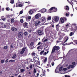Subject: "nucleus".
Returning <instances> with one entry per match:
<instances>
[{"instance_id": "64", "label": "nucleus", "mask_w": 77, "mask_h": 77, "mask_svg": "<svg viewBox=\"0 0 77 77\" xmlns=\"http://www.w3.org/2000/svg\"><path fill=\"white\" fill-rule=\"evenodd\" d=\"M70 4L72 6V7H73V5H72L73 4V3H72V2L70 3Z\"/></svg>"}, {"instance_id": "31", "label": "nucleus", "mask_w": 77, "mask_h": 77, "mask_svg": "<svg viewBox=\"0 0 77 77\" xmlns=\"http://www.w3.org/2000/svg\"><path fill=\"white\" fill-rule=\"evenodd\" d=\"M5 9L7 11H10V8L9 7L6 8Z\"/></svg>"}, {"instance_id": "14", "label": "nucleus", "mask_w": 77, "mask_h": 77, "mask_svg": "<svg viewBox=\"0 0 77 77\" xmlns=\"http://www.w3.org/2000/svg\"><path fill=\"white\" fill-rule=\"evenodd\" d=\"M23 35V33L21 32H20L18 34V37L19 38H21Z\"/></svg>"}, {"instance_id": "56", "label": "nucleus", "mask_w": 77, "mask_h": 77, "mask_svg": "<svg viewBox=\"0 0 77 77\" xmlns=\"http://www.w3.org/2000/svg\"><path fill=\"white\" fill-rule=\"evenodd\" d=\"M32 54L33 56H35V53H32Z\"/></svg>"}, {"instance_id": "23", "label": "nucleus", "mask_w": 77, "mask_h": 77, "mask_svg": "<svg viewBox=\"0 0 77 77\" xmlns=\"http://www.w3.org/2000/svg\"><path fill=\"white\" fill-rule=\"evenodd\" d=\"M74 35V32H71L70 33L69 35L70 36H72Z\"/></svg>"}, {"instance_id": "62", "label": "nucleus", "mask_w": 77, "mask_h": 77, "mask_svg": "<svg viewBox=\"0 0 77 77\" xmlns=\"http://www.w3.org/2000/svg\"><path fill=\"white\" fill-rule=\"evenodd\" d=\"M48 41V39H46L44 40V42H46V41Z\"/></svg>"}, {"instance_id": "30", "label": "nucleus", "mask_w": 77, "mask_h": 77, "mask_svg": "<svg viewBox=\"0 0 77 77\" xmlns=\"http://www.w3.org/2000/svg\"><path fill=\"white\" fill-rule=\"evenodd\" d=\"M11 23H14V21H15V20H14V19L12 18L11 20Z\"/></svg>"}, {"instance_id": "2", "label": "nucleus", "mask_w": 77, "mask_h": 77, "mask_svg": "<svg viewBox=\"0 0 77 77\" xmlns=\"http://www.w3.org/2000/svg\"><path fill=\"white\" fill-rule=\"evenodd\" d=\"M77 29V25L75 24H74L72 25L71 28L70 29L71 31L75 32Z\"/></svg>"}, {"instance_id": "41", "label": "nucleus", "mask_w": 77, "mask_h": 77, "mask_svg": "<svg viewBox=\"0 0 77 77\" xmlns=\"http://www.w3.org/2000/svg\"><path fill=\"white\" fill-rule=\"evenodd\" d=\"M44 51H41L40 52V54H41V55H42V54L43 53H44Z\"/></svg>"}, {"instance_id": "60", "label": "nucleus", "mask_w": 77, "mask_h": 77, "mask_svg": "<svg viewBox=\"0 0 77 77\" xmlns=\"http://www.w3.org/2000/svg\"><path fill=\"white\" fill-rule=\"evenodd\" d=\"M66 16H69V14H68V13H66Z\"/></svg>"}, {"instance_id": "5", "label": "nucleus", "mask_w": 77, "mask_h": 77, "mask_svg": "<svg viewBox=\"0 0 77 77\" xmlns=\"http://www.w3.org/2000/svg\"><path fill=\"white\" fill-rule=\"evenodd\" d=\"M58 35L60 36V38H61V39H62L63 38V36H64L65 35V34L62 33H61L60 32H59L58 33Z\"/></svg>"}, {"instance_id": "51", "label": "nucleus", "mask_w": 77, "mask_h": 77, "mask_svg": "<svg viewBox=\"0 0 77 77\" xmlns=\"http://www.w3.org/2000/svg\"><path fill=\"white\" fill-rule=\"evenodd\" d=\"M54 62H52L51 63L52 66H54Z\"/></svg>"}, {"instance_id": "28", "label": "nucleus", "mask_w": 77, "mask_h": 77, "mask_svg": "<svg viewBox=\"0 0 77 77\" xmlns=\"http://www.w3.org/2000/svg\"><path fill=\"white\" fill-rule=\"evenodd\" d=\"M29 15H32L33 14V11L32 10H30L29 11Z\"/></svg>"}, {"instance_id": "36", "label": "nucleus", "mask_w": 77, "mask_h": 77, "mask_svg": "<svg viewBox=\"0 0 77 77\" xmlns=\"http://www.w3.org/2000/svg\"><path fill=\"white\" fill-rule=\"evenodd\" d=\"M27 32H24L23 33V35L25 36H26V35L28 34Z\"/></svg>"}, {"instance_id": "20", "label": "nucleus", "mask_w": 77, "mask_h": 77, "mask_svg": "<svg viewBox=\"0 0 77 77\" xmlns=\"http://www.w3.org/2000/svg\"><path fill=\"white\" fill-rule=\"evenodd\" d=\"M39 17H40V15L39 14H37L35 16V18L36 19H38L39 18Z\"/></svg>"}, {"instance_id": "29", "label": "nucleus", "mask_w": 77, "mask_h": 77, "mask_svg": "<svg viewBox=\"0 0 77 77\" xmlns=\"http://www.w3.org/2000/svg\"><path fill=\"white\" fill-rule=\"evenodd\" d=\"M42 47V46L40 45L39 46H38L37 48V49L38 50V49H41V48Z\"/></svg>"}, {"instance_id": "43", "label": "nucleus", "mask_w": 77, "mask_h": 77, "mask_svg": "<svg viewBox=\"0 0 77 77\" xmlns=\"http://www.w3.org/2000/svg\"><path fill=\"white\" fill-rule=\"evenodd\" d=\"M72 65H73V66H74L75 65V62H73L72 63Z\"/></svg>"}, {"instance_id": "48", "label": "nucleus", "mask_w": 77, "mask_h": 77, "mask_svg": "<svg viewBox=\"0 0 77 77\" xmlns=\"http://www.w3.org/2000/svg\"><path fill=\"white\" fill-rule=\"evenodd\" d=\"M23 13V11H20L19 14H22Z\"/></svg>"}, {"instance_id": "52", "label": "nucleus", "mask_w": 77, "mask_h": 77, "mask_svg": "<svg viewBox=\"0 0 77 77\" xmlns=\"http://www.w3.org/2000/svg\"><path fill=\"white\" fill-rule=\"evenodd\" d=\"M1 63H4L5 62V61L3 60H2L1 61Z\"/></svg>"}, {"instance_id": "63", "label": "nucleus", "mask_w": 77, "mask_h": 77, "mask_svg": "<svg viewBox=\"0 0 77 77\" xmlns=\"http://www.w3.org/2000/svg\"><path fill=\"white\" fill-rule=\"evenodd\" d=\"M66 27L69 26V24H68V23L66 24Z\"/></svg>"}, {"instance_id": "42", "label": "nucleus", "mask_w": 77, "mask_h": 77, "mask_svg": "<svg viewBox=\"0 0 77 77\" xmlns=\"http://www.w3.org/2000/svg\"><path fill=\"white\" fill-rule=\"evenodd\" d=\"M34 44H33V42H32L30 44V45L31 47H32V46H33V45Z\"/></svg>"}, {"instance_id": "46", "label": "nucleus", "mask_w": 77, "mask_h": 77, "mask_svg": "<svg viewBox=\"0 0 77 77\" xmlns=\"http://www.w3.org/2000/svg\"><path fill=\"white\" fill-rule=\"evenodd\" d=\"M51 17H49L48 18L47 20H51Z\"/></svg>"}, {"instance_id": "33", "label": "nucleus", "mask_w": 77, "mask_h": 77, "mask_svg": "<svg viewBox=\"0 0 77 77\" xmlns=\"http://www.w3.org/2000/svg\"><path fill=\"white\" fill-rule=\"evenodd\" d=\"M17 57V55L16 54H14L13 56L12 57V59H15Z\"/></svg>"}, {"instance_id": "18", "label": "nucleus", "mask_w": 77, "mask_h": 77, "mask_svg": "<svg viewBox=\"0 0 77 77\" xmlns=\"http://www.w3.org/2000/svg\"><path fill=\"white\" fill-rule=\"evenodd\" d=\"M64 9H65V10H66V11H67V10H69V8L68 6L66 5L64 7Z\"/></svg>"}, {"instance_id": "53", "label": "nucleus", "mask_w": 77, "mask_h": 77, "mask_svg": "<svg viewBox=\"0 0 77 77\" xmlns=\"http://www.w3.org/2000/svg\"><path fill=\"white\" fill-rule=\"evenodd\" d=\"M63 20H64V21H66V20H67V19H66V18H63Z\"/></svg>"}, {"instance_id": "39", "label": "nucleus", "mask_w": 77, "mask_h": 77, "mask_svg": "<svg viewBox=\"0 0 77 77\" xmlns=\"http://www.w3.org/2000/svg\"><path fill=\"white\" fill-rule=\"evenodd\" d=\"M45 72H43V74H42L41 75V76H45Z\"/></svg>"}, {"instance_id": "21", "label": "nucleus", "mask_w": 77, "mask_h": 77, "mask_svg": "<svg viewBox=\"0 0 77 77\" xmlns=\"http://www.w3.org/2000/svg\"><path fill=\"white\" fill-rule=\"evenodd\" d=\"M54 19L56 22L58 21L59 20V17H58L55 16V17Z\"/></svg>"}, {"instance_id": "40", "label": "nucleus", "mask_w": 77, "mask_h": 77, "mask_svg": "<svg viewBox=\"0 0 77 77\" xmlns=\"http://www.w3.org/2000/svg\"><path fill=\"white\" fill-rule=\"evenodd\" d=\"M9 62H15V60H11L9 61Z\"/></svg>"}, {"instance_id": "15", "label": "nucleus", "mask_w": 77, "mask_h": 77, "mask_svg": "<svg viewBox=\"0 0 77 77\" xmlns=\"http://www.w3.org/2000/svg\"><path fill=\"white\" fill-rule=\"evenodd\" d=\"M59 24H57L56 25V30L58 31L59 30Z\"/></svg>"}, {"instance_id": "9", "label": "nucleus", "mask_w": 77, "mask_h": 77, "mask_svg": "<svg viewBox=\"0 0 77 77\" xmlns=\"http://www.w3.org/2000/svg\"><path fill=\"white\" fill-rule=\"evenodd\" d=\"M46 10L45 9H43L39 11V12H41L42 13H44L46 12Z\"/></svg>"}, {"instance_id": "16", "label": "nucleus", "mask_w": 77, "mask_h": 77, "mask_svg": "<svg viewBox=\"0 0 77 77\" xmlns=\"http://www.w3.org/2000/svg\"><path fill=\"white\" fill-rule=\"evenodd\" d=\"M47 57H45V59H44L42 60V63H45L47 61Z\"/></svg>"}, {"instance_id": "22", "label": "nucleus", "mask_w": 77, "mask_h": 77, "mask_svg": "<svg viewBox=\"0 0 77 77\" xmlns=\"http://www.w3.org/2000/svg\"><path fill=\"white\" fill-rule=\"evenodd\" d=\"M27 24H28V23L26 22H25L23 24V27H27Z\"/></svg>"}, {"instance_id": "55", "label": "nucleus", "mask_w": 77, "mask_h": 77, "mask_svg": "<svg viewBox=\"0 0 77 77\" xmlns=\"http://www.w3.org/2000/svg\"><path fill=\"white\" fill-rule=\"evenodd\" d=\"M63 71H66V70H67V69L66 68H63Z\"/></svg>"}, {"instance_id": "7", "label": "nucleus", "mask_w": 77, "mask_h": 77, "mask_svg": "<svg viewBox=\"0 0 77 77\" xmlns=\"http://www.w3.org/2000/svg\"><path fill=\"white\" fill-rule=\"evenodd\" d=\"M54 12H56L57 11V8L54 7H52L51 8H50L49 9V11H52V10H54Z\"/></svg>"}, {"instance_id": "24", "label": "nucleus", "mask_w": 77, "mask_h": 77, "mask_svg": "<svg viewBox=\"0 0 77 77\" xmlns=\"http://www.w3.org/2000/svg\"><path fill=\"white\" fill-rule=\"evenodd\" d=\"M1 18L3 21H5L6 20V18H4V16H2L1 17Z\"/></svg>"}, {"instance_id": "3", "label": "nucleus", "mask_w": 77, "mask_h": 77, "mask_svg": "<svg viewBox=\"0 0 77 77\" xmlns=\"http://www.w3.org/2000/svg\"><path fill=\"white\" fill-rule=\"evenodd\" d=\"M25 51H27V47L23 48L22 49V50L20 52V54H23L24 53Z\"/></svg>"}, {"instance_id": "12", "label": "nucleus", "mask_w": 77, "mask_h": 77, "mask_svg": "<svg viewBox=\"0 0 77 77\" xmlns=\"http://www.w3.org/2000/svg\"><path fill=\"white\" fill-rule=\"evenodd\" d=\"M45 17H42L41 18V20H42V21L43 22L42 23L43 24H44V23H45Z\"/></svg>"}, {"instance_id": "47", "label": "nucleus", "mask_w": 77, "mask_h": 77, "mask_svg": "<svg viewBox=\"0 0 77 77\" xmlns=\"http://www.w3.org/2000/svg\"><path fill=\"white\" fill-rule=\"evenodd\" d=\"M70 68H74V66H73V65H69Z\"/></svg>"}, {"instance_id": "58", "label": "nucleus", "mask_w": 77, "mask_h": 77, "mask_svg": "<svg viewBox=\"0 0 77 77\" xmlns=\"http://www.w3.org/2000/svg\"><path fill=\"white\" fill-rule=\"evenodd\" d=\"M4 48L5 49H7V48H8V47H7V46H5L4 47Z\"/></svg>"}, {"instance_id": "13", "label": "nucleus", "mask_w": 77, "mask_h": 77, "mask_svg": "<svg viewBox=\"0 0 77 77\" xmlns=\"http://www.w3.org/2000/svg\"><path fill=\"white\" fill-rule=\"evenodd\" d=\"M11 29L12 31H13V32H16V31L17 30V28L15 27H13L11 28Z\"/></svg>"}, {"instance_id": "59", "label": "nucleus", "mask_w": 77, "mask_h": 77, "mask_svg": "<svg viewBox=\"0 0 77 77\" xmlns=\"http://www.w3.org/2000/svg\"><path fill=\"white\" fill-rule=\"evenodd\" d=\"M65 77H70V76H69L68 75H65Z\"/></svg>"}, {"instance_id": "8", "label": "nucleus", "mask_w": 77, "mask_h": 77, "mask_svg": "<svg viewBox=\"0 0 77 77\" xmlns=\"http://www.w3.org/2000/svg\"><path fill=\"white\" fill-rule=\"evenodd\" d=\"M4 27L6 28V29H9V25L8 23H6L4 24Z\"/></svg>"}, {"instance_id": "34", "label": "nucleus", "mask_w": 77, "mask_h": 77, "mask_svg": "<svg viewBox=\"0 0 77 77\" xmlns=\"http://www.w3.org/2000/svg\"><path fill=\"white\" fill-rule=\"evenodd\" d=\"M36 64L38 65H40V62L39 60L36 62Z\"/></svg>"}, {"instance_id": "35", "label": "nucleus", "mask_w": 77, "mask_h": 77, "mask_svg": "<svg viewBox=\"0 0 77 77\" xmlns=\"http://www.w3.org/2000/svg\"><path fill=\"white\" fill-rule=\"evenodd\" d=\"M10 3L11 4H14V0H11Z\"/></svg>"}, {"instance_id": "19", "label": "nucleus", "mask_w": 77, "mask_h": 77, "mask_svg": "<svg viewBox=\"0 0 77 77\" xmlns=\"http://www.w3.org/2000/svg\"><path fill=\"white\" fill-rule=\"evenodd\" d=\"M4 26V23L2 22H0V28H2V27H3Z\"/></svg>"}, {"instance_id": "49", "label": "nucleus", "mask_w": 77, "mask_h": 77, "mask_svg": "<svg viewBox=\"0 0 77 77\" xmlns=\"http://www.w3.org/2000/svg\"><path fill=\"white\" fill-rule=\"evenodd\" d=\"M34 73H36V69L35 68L34 70Z\"/></svg>"}, {"instance_id": "4", "label": "nucleus", "mask_w": 77, "mask_h": 77, "mask_svg": "<svg viewBox=\"0 0 77 77\" xmlns=\"http://www.w3.org/2000/svg\"><path fill=\"white\" fill-rule=\"evenodd\" d=\"M16 7H23L24 6V4L23 3H21L20 4L19 3H17L16 4Z\"/></svg>"}, {"instance_id": "54", "label": "nucleus", "mask_w": 77, "mask_h": 77, "mask_svg": "<svg viewBox=\"0 0 77 77\" xmlns=\"http://www.w3.org/2000/svg\"><path fill=\"white\" fill-rule=\"evenodd\" d=\"M41 42H39L38 43V44H37V45H39L41 44Z\"/></svg>"}, {"instance_id": "61", "label": "nucleus", "mask_w": 77, "mask_h": 77, "mask_svg": "<svg viewBox=\"0 0 77 77\" xmlns=\"http://www.w3.org/2000/svg\"><path fill=\"white\" fill-rule=\"evenodd\" d=\"M10 48H14V47H13V46H12V45H11L10 46Z\"/></svg>"}, {"instance_id": "38", "label": "nucleus", "mask_w": 77, "mask_h": 77, "mask_svg": "<svg viewBox=\"0 0 77 77\" xmlns=\"http://www.w3.org/2000/svg\"><path fill=\"white\" fill-rule=\"evenodd\" d=\"M73 42L74 43H75L76 45H77V40H73Z\"/></svg>"}, {"instance_id": "26", "label": "nucleus", "mask_w": 77, "mask_h": 77, "mask_svg": "<svg viewBox=\"0 0 77 77\" xmlns=\"http://www.w3.org/2000/svg\"><path fill=\"white\" fill-rule=\"evenodd\" d=\"M60 21L61 23H64V20L62 18L60 19Z\"/></svg>"}, {"instance_id": "50", "label": "nucleus", "mask_w": 77, "mask_h": 77, "mask_svg": "<svg viewBox=\"0 0 77 77\" xmlns=\"http://www.w3.org/2000/svg\"><path fill=\"white\" fill-rule=\"evenodd\" d=\"M32 68H33V66L32 65H31L29 66V68H30V69H32Z\"/></svg>"}, {"instance_id": "11", "label": "nucleus", "mask_w": 77, "mask_h": 77, "mask_svg": "<svg viewBox=\"0 0 77 77\" xmlns=\"http://www.w3.org/2000/svg\"><path fill=\"white\" fill-rule=\"evenodd\" d=\"M39 60V58H37V57H35L33 58V62L35 63L36 62H37V61Z\"/></svg>"}, {"instance_id": "37", "label": "nucleus", "mask_w": 77, "mask_h": 77, "mask_svg": "<svg viewBox=\"0 0 77 77\" xmlns=\"http://www.w3.org/2000/svg\"><path fill=\"white\" fill-rule=\"evenodd\" d=\"M58 69L57 68H56L55 70V72H56V73H58L59 72V71H58V70H57Z\"/></svg>"}, {"instance_id": "57", "label": "nucleus", "mask_w": 77, "mask_h": 77, "mask_svg": "<svg viewBox=\"0 0 77 77\" xmlns=\"http://www.w3.org/2000/svg\"><path fill=\"white\" fill-rule=\"evenodd\" d=\"M8 61H9V60L8 59H7L5 60V63H7V62H8Z\"/></svg>"}, {"instance_id": "6", "label": "nucleus", "mask_w": 77, "mask_h": 77, "mask_svg": "<svg viewBox=\"0 0 77 77\" xmlns=\"http://www.w3.org/2000/svg\"><path fill=\"white\" fill-rule=\"evenodd\" d=\"M40 23H41V22H40L39 20H37L35 22V26H38V25H39Z\"/></svg>"}, {"instance_id": "10", "label": "nucleus", "mask_w": 77, "mask_h": 77, "mask_svg": "<svg viewBox=\"0 0 77 77\" xmlns=\"http://www.w3.org/2000/svg\"><path fill=\"white\" fill-rule=\"evenodd\" d=\"M25 18L26 21H29L31 20V16L26 17H25Z\"/></svg>"}, {"instance_id": "1", "label": "nucleus", "mask_w": 77, "mask_h": 77, "mask_svg": "<svg viewBox=\"0 0 77 77\" xmlns=\"http://www.w3.org/2000/svg\"><path fill=\"white\" fill-rule=\"evenodd\" d=\"M60 50V47L58 46H54L53 47L52 50L51 51V54L54 53L55 51L57 52V51H59Z\"/></svg>"}, {"instance_id": "25", "label": "nucleus", "mask_w": 77, "mask_h": 77, "mask_svg": "<svg viewBox=\"0 0 77 77\" xmlns=\"http://www.w3.org/2000/svg\"><path fill=\"white\" fill-rule=\"evenodd\" d=\"M61 39H62V38H58V40L57 41V43H59V42H61V41H60Z\"/></svg>"}, {"instance_id": "44", "label": "nucleus", "mask_w": 77, "mask_h": 77, "mask_svg": "<svg viewBox=\"0 0 77 77\" xmlns=\"http://www.w3.org/2000/svg\"><path fill=\"white\" fill-rule=\"evenodd\" d=\"M20 23H23V19H21L20 20Z\"/></svg>"}, {"instance_id": "27", "label": "nucleus", "mask_w": 77, "mask_h": 77, "mask_svg": "<svg viewBox=\"0 0 77 77\" xmlns=\"http://www.w3.org/2000/svg\"><path fill=\"white\" fill-rule=\"evenodd\" d=\"M11 15H7L6 16V18L8 20V19H9V18H11Z\"/></svg>"}, {"instance_id": "32", "label": "nucleus", "mask_w": 77, "mask_h": 77, "mask_svg": "<svg viewBox=\"0 0 77 77\" xmlns=\"http://www.w3.org/2000/svg\"><path fill=\"white\" fill-rule=\"evenodd\" d=\"M20 72H23L24 71H25V69H20Z\"/></svg>"}, {"instance_id": "45", "label": "nucleus", "mask_w": 77, "mask_h": 77, "mask_svg": "<svg viewBox=\"0 0 77 77\" xmlns=\"http://www.w3.org/2000/svg\"><path fill=\"white\" fill-rule=\"evenodd\" d=\"M62 70V67H60L59 69V71H61Z\"/></svg>"}, {"instance_id": "17", "label": "nucleus", "mask_w": 77, "mask_h": 77, "mask_svg": "<svg viewBox=\"0 0 77 77\" xmlns=\"http://www.w3.org/2000/svg\"><path fill=\"white\" fill-rule=\"evenodd\" d=\"M38 34L39 35H42L43 34L41 30H38Z\"/></svg>"}]
</instances>
